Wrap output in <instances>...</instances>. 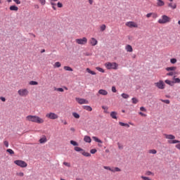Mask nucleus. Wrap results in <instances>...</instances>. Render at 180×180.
Returning <instances> with one entry per match:
<instances>
[{
    "label": "nucleus",
    "mask_w": 180,
    "mask_h": 180,
    "mask_svg": "<svg viewBox=\"0 0 180 180\" xmlns=\"http://www.w3.org/2000/svg\"><path fill=\"white\" fill-rule=\"evenodd\" d=\"M164 136L169 140L168 143L169 144H176L175 147L177 148V150H179L180 151V141L175 139V136L172 134H165Z\"/></svg>",
    "instance_id": "nucleus-1"
},
{
    "label": "nucleus",
    "mask_w": 180,
    "mask_h": 180,
    "mask_svg": "<svg viewBox=\"0 0 180 180\" xmlns=\"http://www.w3.org/2000/svg\"><path fill=\"white\" fill-rule=\"evenodd\" d=\"M25 120H27V122H32V123H38V124H41L44 123V120L37 115H27Z\"/></svg>",
    "instance_id": "nucleus-2"
},
{
    "label": "nucleus",
    "mask_w": 180,
    "mask_h": 180,
    "mask_svg": "<svg viewBox=\"0 0 180 180\" xmlns=\"http://www.w3.org/2000/svg\"><path fill=\"white\" fill-rule=\"evenodd\" d=\"M169 22H171V18L167 15H162L161 18L158 20V23L160 25H165L167 23H169Z\"/></svg>",
    "instance_id": "nucleus-3"
},
{
    "label": "nucleus",
    "mask_w": 180,
    "mask_h": 180,
    "mask_svg": "<svg viewBox=\"0 0 180 180\" xmlns=\"http://www.w3.org/2000/svg\"><path fill=\"white\" fill-rule=\"evenodd\" d=\"M105 67L107 68V70H117L119 67V64L117 63H110V62H107L105 63Z\"/></svg>",
    "instance_id": "nucleus-4"
},
{
    "label": "nucleus",
    "mask_w": 180,
    "mask_h": 180,
    "mask_svg": "<svg viewBox=\"0 0 180 180\" xmlns=\"http://www.w3.org/2000/svg\"><path fill=\"white\" fill-rule=\"evenodd\" d=\"M18 94L19 96L26 98V96L29 95V90H27V89H20L18 91Z\"/></svg>",
    "instance_id": "nucleus-5"
},
{
    "label": "nucleus",
    "mask_w": 180,
    "mask_h": 180,
    "mask_svg": "<svg viewBox=\"0 0 180 180\" xmlns=\"http://www.w3.org/2000/svg\"><path fill=\"white\" fill-rule=\"evenodd\" d=\"M75 151L80 152L84 157H91V153L86 152L84 149L78 146L75 147Z\"/></svg>",
    "instance_id": "nucleus-6"
},
{
    "label": "nucleus",
    "mask_w": 180,
    "mask_h": 180,
    "mask_svg": "<svg viewBox=\"0 0 180 180\" xmlns=\"http://www.w3.org/2000/svg\"><path fill=\"white\" fill-rule=\"evenodd\" d=\"M14 164H15V165H18V167H20V168H26V167H27V163L20 160H15Z\"/></svg>",
    "instance_id": "nucleus-7"
},
{
    "label": "nucleus",
    "mask_w": 180,
    "mask_h": 180,
    "mask_svg": "<svg viewBox=\"0 0 180 180\" xmlns=\"http://www.w3.org/2000/svg\"><path fill=\"white\" fill-rule=\"evenodd\" d=\"M75 42L77 44H81L82 46H84L85 44H86L88 43V39H86V37L77 39H75Z\"/></svg>",
    "instance_id": "nucleus-8"
},
{
    "label": "nucleus",
    "mask_w": 180,
    "mask_h": 180,
    "mask_svg": "<svg viewBox=\"0 0 180 180\" xmlns=\"http://www.w3.org/2000/svg\"><path fill=\"white\" fill-rule=\"evenodd\" d=\"M125 25L127 27H130L131 29L133 28V27H135V28H137L139 27V25L137 24V22H134V21H129V22H127L125 23Z\"/></svg>",
    "instance_id": "nucleus-9"
},
{
    "label": "nucleus",
    "mask_w": 180,
    "mask_h": 180,
    "mask_svg": "<svg viewBox=\"0 0 180 180\" xmlns=\"http://www.w3.org/2000/svg\"><path fill=\"white\" fill-rule=\"evenodd\" d=\"M46 117H47V119H51V120H56V119L58 117V115L54 112H49L46 115Z\"/></svg>",
    "instance_id": "nucleus-10"
},
{
    "label": "nucleus",
    "mask_w": 180,
    "mask_h": 180,
    "mask_svg": "<svg viewBox=\"0 0 180 180\" xmlns=\"http://www.w3.org/2000/svg\"><path fill=\"white\" fill-rule=\"evenodd\" d=\"M76 101L79 103V105H88L89 103V101L88 100L81 98H76Z\"/></svg>",
    "instance_id": "nucleus-11"
},
{
    "label": "nucleus",
    "mask_w": 180,
    "mask_h": 180,
    "mask_svg": "<svg viewBox=\"0 0 180 180\" xmlns=\"http://www.w3.org/2000/svg\"><path fill=\"white\" fill-rule=\"evenodd\" d=\"M155 86L159 89H164L165 88V84H164V81L160 80L159 82L155 83Z\"/></svg>",
    "instance_id": "nucleus-12"
},
{
    "label": "nucleus",
    "mask_w": 180,
    "mask_h": 180,
    "mask_svg": "<svg viewBox=\"0 0 180 180\" xmlns=\"http://www.w3.org/2000/svg\"><path fill=\"white\" fill-rule=\"evenodd\" d=\"M89 43L91 44V46H95L96 44H98V40L92 37L89 39Z\"/></svg>",
    "instance_id": "nucleus-13"
},
{
    "label": "nucleus",
    "mask_w": 180,
    "mask_h": 180,
    "mask_svg": "<svg viewBox=\"0 0 180 180\" xmlns=\"http://www.w3.org/2000/svg\"><path fill=\"white\" fill-rule=\"evenodd\" d=\"M99 95H103V96H106V95H108V91H106L105 89H100V90H98L97 96Z\"/></svg>",
    "instance_id": "nucleus-14"
},
{
    "label": "nucleus",
    "mask_w": 180,
    "mask_h": 180,
    "mask_svg": "<svg viewBox=\"0 0 180 180\" xmlns=\"http://www.w3.org/2000/svg\"><path fill=\"white\" fill-rule=\"evenodd\" d=\"M57 1H58V0H49V1L50 2L53 11H57V8H56V5H57L56 4V2H57Z\"/></svg>",
    "instance_id": "nucleus-15"
},
{
    "label": "nucleus",
    "mask_w": 180,
    "mask_h": 180,
    "mask_svg": "<svg viewBox=\"0 0 180 180\" xmlns=\"http://www.w3.org/2000/svg\"><path fill=\"white\" fill-rule=\"evenodd\" d=\"M125 50L126 51H127L128 53H132L133 52V47H131V45H127L125 46Z\"/></svg>",
    "instance_id": "nucleus-16"
},
{
    "label": "nucleus",
    "mask_w": 180,
    "mask_h": 180,
    "mask_svg": "<svg viewBox=\"0 0 180 180\" xmlns=\"http://www.w3.org/2000/svg\"><path fill=\"white\" fill-rule=\"evenodd\" d=\"M112 119H117V112L112 111L110 114Z\"/></svg>",
    "instance_id": "nucleus-17"
},
{
    "label": "nucleus",
    "mask_w": 180,
    "mask_h": 180,
    "mask_svg": "<svg viewBox=\"0 0 180 180\" xmlns=\"http://www.w3.org/2000/svg\"><path fill=\"white\" fill-rule=\"evenodd\" d=\"M158 2L156 3L157 6H164L165 5V3L162 0H157Z\"/></svg>",
    "instance_id": "nucleus-18"
},
{
    "label": "nucleus",
    "mask_w": 180,
    "mask_h": 180,
    "mask_svg": "<svg viewBox=\"0 0 180 180\" xmlns=\"http://www.w3.org/2000/svg\"><path fill=\"white\" fill-rule=\"evenodd\" d=\"M122 169L119 167H111V172H120Z\"/></svg>",
    "instance_id": "nucleus-19"
},
{
    "label": "nucleus",
    "mask_w": 180,
    "mask_h": 180,
    "mask_svg": "<svg viewBox=\"0 0 180 180\" xmlns=\"http://www.w3.org/2000/svg\"><path fill=\"white\" fill-rule=\"evenodd\" d=\"M168 6H169V8H171L172 9H176V4L169 3Z\"/></svg>",
    "instance_id": "nucleus-20"
},
{
    "label": "nucleus",
    "mask_w": 180,
    "mask_h": 180,
    "mask_svg": "<svg viewBox=\"0 0 180 180\" xmlns=\"http://www.w3.org/2000/svg\"><path fill=\"white\" fill-rule=\"evenodd\" d=\"M178 72L176 71H170L169 72L167 73V77H173V75H176Z\"/></svg>",
    "instance_id": "nucleus-21"
},
{
    "label": "nucleus",
    "mask_w": 180,
    "mask_h": 180,
    "mask_svg": "<svg viewBox=\"0 0 180 180\" xmlns=\"http://www.w3.org/2000/svg\"><path fill=\"white\" fill-rule=\"evenodd\" d=\"M83 108L85 109V110H87L88 112H92V107L89 105H84Z\"/></svg>",
    "instance_id": "nucleus-22"
},
{
    "label": "nucleus",
    "mask_w": 180,
    "mask_h": 180,
    "mask_svg": "<svg viewBox=\"0 0 180 180\" xmlns=\"http://www.w3.org/2000/svg\"><path fill=\"white\" fill-rule=\"evenodd\" d=\"M165 82V84H167V85H170V86H174V82L171 80L166 79Z\"/></svg>",
    "instance_id": "nucleus-23"
},
{
    "label": "nucleus",
    "mask_w": 180,
    "mask_h": 180,
    "mask_svg": "<svg viewBox=\"0 0 180 180\" xmlns=\"http://www.w3.org/2000/svg\"><path fill=\"white\" fill-rule=\"evenodd\" d=\"M176 67L175 66L166 68V71H176Z\"/></svg>",
    "instance_id": "nucleus-24"
},
{
    "label": "nucleus",
    "mask_w": 180,
    "mask_h": 180,
    "mask_svg": "<svg viewBox=\"0 0 180 180\" xmlns=\"http://www.w3.org/2000/svg\"><path fill=\"white\" fill-rule=\"evenodd\" d=\"M93 140H94V141H96V143H100L101 144H102V143H103L101 139H98V137L96 136H92Z\"/></svg>",
    "instance_id": "nucleus-25"
},
{
    "label": "nucleus",
    "mask_w": 180,
    "mask_h": 180,
    "mask_svg": "<svg viewBox=\"0 0 180 180\" xmlns=\"http://www.w3.org/2000/svg\"><path fill=\"white\" fill-rule=\"evenodd\" d=\"M84 141L86 143H91V141H92V140L91 139V137H89L88 136H84Z\"/></svg>",
    "instance_id": "nucleus-26"
},
{
    "label": "nucleus",
    "mask_w": 180,
    "mask_h": 180,
    "mask_svg": "<svg viewBox=\"0 0 180 180\" xmlns=\"http://www.w3.org/2000/svg\"><path fill=\"white\" fill-rule=\"evenodd\" d=\"M46 142H47V138H46V136H44V137H43V138H41V139H39V143H40L41 144H43V143H46Z\"/></svg>",
    "instance_id": "nucleus-27"
},
{
    "label": "nucleus",
    "mask_w": 180,
    "mask_h": 180,
    "mask_svg": "<svg viewBox=\"0 0 180 180\" xmlns=\"http://www.w3.org/2000/svg\"><path fill=\"white\" fill-rule=\"evenodd\" d=\"M86 71L87 72H89V74H91V75H96V72H95L91 70V69H89V68H88L86 69Z\"/></svg>",
    "instance_id": "nucleus-28"
},
{
    "label": "nucleus",
    "mask_w": 180,
    "mask_h": 180,
    "mask_svg": "<svg viewBox=\"0 0 180 180\" xmlns=\"http://www.w3.org/2000/svg\"><path fill=\"white\" fill-rule=\"evenodd\" d=\"M61 67V63L60 62H56L53 65L54 68H60Z\"/></svg>",
    "instance_id": "nucleus-29"
},
{
    "label": "nucleus",
    "mask_w": 180,
    "mask_h": 180,
    "mask_svg": "<svg viewBox=\"0 0 180 180\" xmlns=\"http://www.w3.org/2000/svg\"><path fill=\"white\" fill-rule=\"evenodd\" d=\"M19 10V8H18V6H10V11H18Z\"/></svg>",
    "instance_id": "nucleus-30"
},
{
    "label": "nucleus",
    "mask_w": 180,
    "mask_h": 180,
    "mask_svg": "<svg viewBox=\"0 0 180 180\" xmlns=\"http://www.w3.org/2000/svg\"><path fill=\"white\" fill-rule=\"evenodd\" d=\"M63 68L65 71H74L70 66H64Z\"/></svg>",
    "instance_id": "nucleus-31"
},
{
    "label": "nucleus",
    "mask_w": 180,
    "mask_h": 180,
    "mask_svg": "<svg viewBox=\"0 0 180 180\" xmlns=\"http://www.w3.org/2000/svg\"><path fill=\"white\" fill-rule=\"evenodd\" d=\"M72 116L75 118V119H79L80 116L79 114L77 113V112H72Z\"/></svg>",
    "instance_id": "nucleus-32"
},
{
    "label": "nucleus",
    "mask_w": 180,
    "mask_h": 180,
    "mask_svg": "<svg viewBox=\"0 0 180 180\" xmlns=\"http://www.w3.org/2000/svg\"><path fill=\"white\" fill-rule=\"evenodd\" d=\"M100 29L101 32H105V30H106V25L105 24L102 25L100 27Z\"/></svg>",
    "instance_id": "nucleus-33"
},
{
    "label": "nucleus",
    "mask_w": 180,
    "mask_h": 180,
    "mask_svg": "<svg viewBox=\"0 0 180 180\" xmlns=\"http://www.w3.org/2000/svg\"><path fill=\"white\" fill-rule=\"evenodd\" d=\"M6 152H7V153H9V154H10L11 155H13V154H15V152H14L13 150H12V149H7V150H6Z\"/></svg>",
    "instance_id": "nucleus-34"
},
{
    "label": "nucleus",
    "mask_w": 180,
    "mask_h": 180,
    "mask_svg": "<svg viewBox=\"0 0 180 180\" xmlns=\"http://www.w3.org/2000/svg\"><path fill=\"white\" fill-rule=\"evenodd\" d=\"M96 70H97V71H99V72H105V70H103V68H101L100 67H96Z\"/></svg>",
    "instance_id": "nucleus-35"
},
{
    "label": "nucleus",
    "mask_w": 180,
    "mask_h": 180,
    "mask_svg": "<svg viewBox=\"0 0 180 180\" xmlns=\"http://www.w3.org/2000/svg\"><path fill=\"white\" fill-rule=\"evenodd\" d=\"M121 96L124 98V99H127L129 98V94H122Z\"/></svg>",
    "instance_id": "nucleus-36"
},
{
    "label": "nucleus",
    "mask_w": 180,
    "mask_h": 180,
    "mask_svg": "<svg viewBox=\"0 0 180 180\" xmlns=\"http://www.w3.org/2000/svg\"><path fill=\"white\" fill-rule=\"evenodd\" d=\"M132 103H134V105L139 103V100L136 98H132Z\"/></svg>",
    "instance_id": "nucleus-37"
},
{
    "label": "nucleus",
    "mask_w": 180,
    "mask_h": 180,
    "mask_svg": "<svg viewBox=\"0 0 180 180\" xmlns=\"http://www.w3.org/2000/svg\"><path fill=\"white\" fill-rule=\"evenodd\" d=\"M149 154H157V150L155 149L149 150Z\"/></svg>",
    "instance_id": "nucleus-38"
},
{
    "label": "nucleus",
    "mask_w": 180,
    "mask_h": 180,
    "mask_svg": "<svg viewBox=\"0 0 180 180\" xmlns=\"http://www.w3.org/2000/svg\"><path fill=\"white\" fill-rule=\"evenodd\" d=\"M30 85H39V83L35 81H31L30 82Z\"/></svg>",
    "instance_id": "nucleus-39"
},
{
    "label": "nucleus",
    "mask_w": 180,
    "mask_h": 180,
    "mask_svg": "<svg viewBox=\"0 0 180 180\" xmlns=\"http://www.w3.org/2000/svg\"><path fill=\"white\" fill-rule=\"evenodd\" d=\"M152 18L153 19H157V18H158V14H157L155 13H152Z\"/></svg>",
    "instance_id": "nucleus-40"
},
{
    "label": "nucleus",
    "mask_w": 180,
    "mask_h": 180,
    "mask_svg": "<svg viewBox=\"0 0 180 180\" xmlns=\"http://www.w3.org/2000/svg\"><path fill=\"white\" fill-rule=\"evenodd\" d=\"M102 109H103L105 113H108V109L109 108L108 107L103 105L102 106Z\"/></svg>",
    "instance_id": "nucleus-41"
},
{
    "label": "nucleus",
    "mask_w": 180,
    "mask_h": 180,
    "mask_svg": "<svg viewBox=\"0 0 180 180\" xmlns=\"http://www.w3.org/2000/svg\"><path fill=\"white\" fill-rule=\"evenodd\" d=\"M70 144H72V146H78V143H77L75 141H70Z\"/></svg>",
    "instance_id": "nucleus-42"
},
{
    "label": "nucleus",
    "mask_w": 180,
    "mask_h": 180,
    "mask_svg": "<svg viewBox=\"0 0 180 180\" xmlns=\"http://www.w3.org/2000/svg\"><path fill=\"white\" fill-rule=\"evenodd\" d=\"M174 84H180V79L179 78H174Z\"/></svg>",
    "instance_id": "nucleus-43"
},
{
    "label": "nucleus",
    "mask_w": 180,
    "mask_h": 180,
    "mask_svg": "<svg viewBox=\"0 0 180 180\" xmlns=\"http://www.w3.org/2000/svg\"><path fill=\"white\" fill-rule=\"evenodd\" d=\"M17 176H25V173L23 172H18L16 173Z\"/></svg>",
    "instance_id": "nucleus-44"
},
{
    "label": "nucleus",
    "mask_w": 180,
    "mask_h": 180,
    "mask_svg": "<svg viewBox=\"0 0 180 180\" xmlns=\"http://www.w3.org/2000/svg\"><path fill=\"white\" fill-rule=\"evenodd\" d=\"M170 63L172 64H175L176 63V58H172V59H170Z\"/></svg>",
    "instance_id": "nucleus-45"
},
{
    "label": "nucleus",
    "mask_w": 180,
    "mask_h": 180,
    "mask_svg": "<svg viewBox=\"0 0 180 180\" xmlns=\"http://www.w3.org/2000/svg\"><path fill=\"white\" fill-rule=\"evenodd\" d=\"M104 169H108V171H110L112 172V167H109V166H104L103 167Z\"/></svg>",
    "instance_id": "nucleus-46"
},
{
    "label": "nucleus",
    "mask_w": 180,
    "mask_h": 180,
    "mask_svg": "<svg viewBox=\"0 0 180 180\" xmlns=\"http://www.w3.org/2000/svg\"><path fill=\"white\" fill-rule=\"evenodd\" d=\"M41 5L44 6L46 5V0H39Z\"/></svg>",
    "instance_id": "nucleus-47"
},
{
    "label": "nucleus",
    "mask_w": 180,
    "mask_h": 180,
    "mask_svg": "<svg viewBox=\"0 0 180 180\" xmlns=\"http://www.w3.org/2000/svg\"><path fill=\"white\" fill-rule=\"evenodd\" d=\"M4 144L5 147H6V148L9 147V142H8V141H4Z\"/></svg>",
    "instance_id": "nucleus-48"
},
{
    "label": "nucleus",
    "mask_w": 180,
    "mask_h": 180,
    "mask_svg": "<svg viewBox=\"0 0 180 180\" xmlns=\"http://www.w3.org/2000/svg\"><path fill=\"white\" fill-rule=\"evenodd\" d=\"M161 102H164V103H167V105H169V100H160Z\"/></svg>",
    "instance_id": "nucleus-49"
},
{
    "label": "nucleus",
    "mask_w": 180,
    "mask_h": 180,
    "mask_svg": "<svg viewBox=\"0 0 180 180\" xmlns=\"http://www.w3.org/2000/svg\"><path fill=\"white\" fill-rule=\"evenodd\" d=\"M56 91H58V92H64V89L57 88V89H56Z\"/></svg>",
    "instance_id": "nucleus-50"
},
{
    "label": "nucleus",
    "mask_w": 180,
    "mask_h": 180,
    "mask_svg": "<svg viewBox=\"0 0 180 180\" xmlns=\"http://www.w3.org/2000/svg\"><path fill=\"white\" fill-rule=\"evenodd\" d=\"M112 92H113L114 94H116V92H117V90H116V86H113L112 87Z\"/></svg>",
    "instance_id": "nucleus-51"
},
{
    "label": "nucleus",
    "mask_w": 180,
    "mask_h": 180,
    "mask_svg": "<svg viewBox=\"0 0 180 180\" xmlns=\"http://www.w3.org/2000/svg\"><path fill=\"white\" fill-rule=\"evenodd\" d=\"M96 151H98L96 149H91L90 153L91 154H96Z\"/></svg>",
    "instance_id": "nucleus-52"
},
{
    "label": "nucleus",
    "mask_w": 180,
    "mask_h": 180,
    "mask_svg": "<svg viewBox=\"0 0 180 180\" xmlns=\"http://www.w3.org/2000/svg\"><path fill=\"white\" fill-rule=\"evenodd\" d=\"M140 110L141 112H147V109H146V108H144V107H141Z\"/></svg>",
    "instance_id": "nucleus-53"
},
{
    "label": "nucleus",
    "mask_w": 180,
    "mask_h": 180,
    "mask_svg": "<svg viewBox=\"0 0 180 180\" xmlns=\"http://www.w3.org/2000/svg\"><path fill=\"white\" fill-rule=\"evenodd\" d=\"M63 165H65V167H71V164L66 162H63Z\"/></svg>",
    "instance_id": "nucleus-54"
},
{
    "label": "nucleus",
    "mask_w": 180,
    "mask_h": 180,
    "mask_svg": "<svg viewBox=\"0 0 180 180\" xmlns=\"http://www.w3.org/2000/svg\"><path fill=\"white\" fill-rule=\"evenodd\" d=\"M151 16H153V13H149L146 14V18H151Z\"/></svg>",
    "instance_id": "nucleus-55"
},
{
    "label": "nucleus",
    "mask_w": 180,
    "mask_h": 180,
    "mask_svg": "<svg viewBox=\"0 0 180 180\" xmlns=\"http://www.w3.org/2000/svg\"><path fill=\"white\" fill-rule=\"evenodd\" d=\"M57 6H58V8H63V4L58 2V3L57 4Z\"/></svg>",
    "instance_id": "nucleus-56"
},
{
    "label": "nucleus",
    "mask_w": 180,
    "mask_h": 180,
    "mask_svg": "<svg viewBox=\"0 0 180 180\" xmlns=\"http://www.w3.org/2000/svg\"><path fill=\"white\" fill-rule=\"evenodd\" d=\"M17 5H20L21 2L20 0H13Z\"/></svg>",
    "instance_id": "nucleus-57"
},
{
    "label": "nucleus",
    "mask_w": 180,
    "mask_h": 180,
    "mask_svg": "<svg viewBox=\"0 0 180 180\" xmlns=\"http://www.w3.org/2000/svg\"><path fill=\"white\" fill-rule=\"evenodd\" d=\"M146 175L150 176V175H153V174L151 172L148 171L146 172Z\"/></svg>",
    "instance_id": "nucleus-58"
},
{
    "label": "nucleus",
    "mask_w": 180,
    "mask_h": 180,
    "mask_svg": "<svg viewBox=\"0 0 180 180\" xmlns=\"http://www.w3.org/2000/svg\"><path fill=\"white\" fill-rule=\"evenodd\" d=\"M139 115H140L141 116H143V117H146V116H147V115L143 113L142 112H139Z\"/></svg>",
    "instance_id": "nucleus-59"
},
{
    "label": "nucleus",
    "mask_w": 180,
    "mask_h": 180,
    "mask_svg": "<svg viewBox=\"0 0 180 180\" xmlns=\"http://www.w3.org/2000/svg\"><path fill=\"white\" fill-rule=\"evenodd\" d=\"M117 146H118V148L120 149V150H122V149H123V146H122L120 143H117Z\"/></svg>",
    "instance_id": "nucleus-60"
},
{
    "label": "nucleus",
    "mask_w": 180,
    "mask_h": 180,
    "mask_svg": "<svg viewBox=\"0 0 180 180\" xmlns=\"http://www.w3.org/2000/svg\"><path fill=\"white\" fill-rule=\"evenodd\" d=\"M119 124H120V126H123V127H124V126L126 125V123H124V122H119Z\"/></svg>",
    "instance_id": "nucleus-61"
},
{
    "label": "nucleus",
    "mask_w": 180,
    "mask_h": 180,
    "mask_svg": "<svg viewBox=\"0 0 180 180\" xmlns=\"http://www.w3.org/2000/svg\"><path fill=\"white\" fill-rule=\"evenodd\" d=\"M1 101H2V102H5V101H6V98H5L4 97H0Z\"/></svg>",
    "instance_id": "nucleus-62"
},
{
    "label": "nucleus",
    "mask_w": 180,
    "mask_h": 180,
    "mask_svg": "<svg viewBox=\"0 0 180 180\" xmlns=\"http://www.w3.org/2000/svg\"><path fill=\"white\" fill-rule=\"evenodd\" d=\"M124 127H130V125L129 124H125Z\"/></svg>",
    "instance_id": "nucleus-63"
},
{
    "label": "nucleus",
    "mask_w": 180,
    "mask_h": 180,
    "mask_svg": "<svg viewBox=\"0 0 180 180\" xmlns=\"http://www.w3.org/2000/svg\"><path fill=\"white\" fill-rule=\"evenodd\" d=\"M76 180H82L81 178H77Z\"/></svg>",
    "instance_id": "nucleus-64"
}]
</instances>
